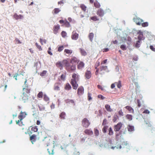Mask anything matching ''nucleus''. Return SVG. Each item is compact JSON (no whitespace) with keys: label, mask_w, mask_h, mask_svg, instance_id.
<instances>
[{"label":"nucleus","mask_w":155,"mask_h":155,"mask_svg":"<svg viewBox=\"0 0 155 155\" xmlns=\"http://www.w3.org/2000/svg\"><path fill=\"white\" fill-rule=\"evenodd\" d=\"M56 64V66L61 70L62 69L63 67H64L66 70L69 73L74 72L76 70V65L71 64L67 59H64L62 61H58Z\"/></svg>","instance_id":"f257e3e1"},{"label":"nucleus","mask_w":155,"mask_h":155,"mask_svg":"<svg viewBox=\"0 0 155 155\" xmlns=\"http://www.w3.org/2000/svg\"><path fill=\"white\" fill-rule=\"evenodd\" d=\"M26 115L27 114L25 112H22L21 111L18 116V118L19 120L17 121H16V124H17L19 125L20 126H21V125L19 124V123L21 122L22 120L25 117Z\"/></svg>","instance_id":"f03ea898"},{"label":"nucleus","mask_w":155,"mask_h":155,"mask_svg":"<svg viewBox=\"0 0 155 155\" xmlns=\"http://www.w3.org/2000/svg\"><path fill=\"white\" fill-rule=\"evenodd\" d=\"M90 124L89 120L86 118H84L82 120V125L84 127H87Z\"/></svg>","instance_id":"7ed1b4c3"},{"label":"nucleus","mask_w":155,"mask_h":155,"mask_svg":"<svg viewBox=\"0 0 155 155\" xmlns=\"http://www.w3.org/2000/svg\"><path fill=\"white\" fill-rule=\"evenodd\" d=\"M30 89L28 85H25V87L23 89V94L30 95Z\"/></svg>","instance_id":"20e7f679"},{"label":"nucleus","mask_w":155,"mask_h":155,"mask_svg":"<svg viewBox=\"0 0 155 155\" xmlns=\"http://www.w3.org/2000/svg\"><path fill=\"white\" fill-rule=\"evenodd\" d=\"M79 61V59L77 57L74 56L72 57L70 59V63L73 64H74L78 63Z\"/></svg>","instance_id":"39448f33"},{"label":"nucleus","mask_w":155,"mask_h":155,"mask_svg":"<svg viewBox=\"0 0 155 155\" xmlns=\"http://www.w3.org/2000/svg\"><path fill=\"white\" fill-rule=\"evenodd\" d=\"M59 22L61 24H63L62 25H64L65 27L69 28L70 27V24L66 20H60Z\"/></svg>","instance_id":"423d86ee"},{"label":"nucleus","mask_w":155,"mask_h":155,"mask_svg":"<svg viewBox=\"0 0 155 155\" xmlns=\"http://www.w3.org/2000/svg\"><path fill=\"white\" fill-rule=\"evenodd\" d=\"M133 20L138 25H141L142 23L143 22V21L142 19L139 18H134Z\"/></svg>","instance_id":"0eeeda50"},{"label":"nucleus","mask_w":155,"mask_h":155,"mask_svg":"<svg viewBox=\"0 0 155 155\" xmlns=\"http://www.w3.org/2000/svg\"><path fill=\"white\" fill-rule=\"evenodd\" d=\"M79 37V35L76 31H73L72 32L71 38L73 40H76L78 39Z\"/></svg>","instance_id":"6e6552de"},{"label":"nucleus","mask_w":155,"mask_h":155,"mask_svg":"<svg viewBox=\"0 0 155 155\" xmlns=\"http://www.w3.org/2000/svg\"><path fill=\"white\" fill-rule=\"evenodd\" d=\"M77 81H75L73 80H71L70 83L71 84L73 89L76 90L78 87V84L77 83Z\"/></svg>","instance_id":"1a4fd4ad"},{"label":"nucleus","mask_w":155,"mask_h":155,"mask_svg":"<svg viewBox=\"0 0 155 155\" xmlns=\"http://www.w3.org/2000/svg\"><path fill=\"white\" fill-rule=\"evenodd\" d=\"M84 89L82 86L80 87L78 89L77 94L79 95H82L84 93Z\"/></svg>","instance_id":"9d476101"},{"label":"nucleus","mask_w":155,"mask_h":155,"mask_svg":"<svg viewBox=\"0 0 155 155\" xmlns=\"http://www.w3.org/2000/svg\"><path fill=\"white\" fill-rule=\"evenodd\" d=\"M97 15L99 17H103L104 14V10L101 8H99L97 12Z\"/></svg>","instance_id":"9b49d317"},{"label":"nucleus","mask_w":155,"mask_h":155,"mask_svg":"<svg viewBox=\"0 0 155 155\" xmlns=\"http://www.w3.org/2000/svg\"><path fill=\"white\" fill-rule=\"evenodd\" d=\"M60 28L59 25H57L54 26L53 28V31L54 33L56 34L58 33V30Z\"/></svg>","instance_id":"f8f14e48"},{"label":"nucleus","mask_w":155,"mask_h":155,"mask_svg":"<svg viewBox=\"0 0 155 155\" xmlns=\"http://www.w3.org/2000/svg\"><path fill=\"white\" fill-rule=\"evenodd\" d=\"M77 68L78 70H81L84 66V63L82 61H80L77 63Z\"/></svg>","instance_id":"ddd939ff"},{"label":"nucleus","mask_w":155,"mask_h":155,"mask_svg":"<svg viewBox=\"0 0 155 155\" xmlns=\"http://www.w3.org/2000/svg\"><path fill=\"white\" fill-rule=\"evenodd\" d=\"M72 78L71 80H73L75 81H78L79 80V75L75 73H73L72 76Z\"/></svg>","instance_id":"4468645a"},{"label":"nucleus","mask_w":155,"mask_h":155,"mask_svg":"<svg viewBox=\"0 0 155 155\" xmlns=\"http://www.w3.org/2000/svg\"><path fill=\"white\" fill-rule=\"evenodd\" d=\"M122 124L121 123H118L114 126V130L115 131H119L122 126Z\"/></svg>","instance_id":"2eb2a0df"},{"label":"nucleus","mask_w":155,"mask_h":155,"mask_svg":"<svg viewBox=\"0 0 155 155\" xmlns=\"http://www.w3.org/2000/svg\"><path fill=\"white\" fill-rule=\"evenodd\" d=\"M84 76L87 79H89L91 77V73L90 71L87 70L85 72Z\"/></svg>","instance_id":"dca6fc26"},{"label":"nucleus","mask_w":155,"mask_h":155,"mask_svg":"<svg viewBox=\"0 0 155 155\" xmlns=\"http://www.w3.org/2000/svg\"><path fill=\"white\" fill-rule=\"evenodd\" d=\"M107 69V67L106 66H101L100 68V72L99 74H102L104 73V71L106 70Z\"/></svg>","instance_id":"f3484780"},{"label":"nucleus","mask_w":155,"mask_h":155,"mask_svg":"<svg viewBox=\"0 0 155 155\" xmlns=\"http://www.w3.org/2000/svg\"><path fill=\"white\" fill-rule=\"evenodd\" d=\"M13 17L16 20H18L19 19H22L23 18V16L21 15H18L16 13H15Z\"/></svg>","instance_id":"a211bd4d"},{"label":"nucleus","mask_w":155,"mask_h":155,"mask_svg":"<svg viewBox=\"0 0 155 155\" xmlns=\"http://www.w3.org/2000/svg\"><path fill=\"white\" fill-rule=\"evenodd\" d=\"M60 84L58 83H55L54 86V89L56 91H58L60 90Z\"/></svg>","instance_id":"6ab92c4d"},{"label":"nucleus","mask_w":155,"mask_h":155,"mask_svg":"<svg viewBox=\"0 0 155 155\" xmlns=\"http://www.w3.org/2000/svg\"><path fill=\"white\" fill-rule=\"evenodd\" d=\"M29 96L30 95H28V94H23L22 100L23 101H24V102H26V101L28 100Z\"/></svg>","instance_id":"aec40b11"},{"label":"nucleus","mask_w":155,"mask_h":155,"mask_svg":"<svg viewBox=\"0 0 155 155\" xmlns=\"http://www.w3.org/2000/svg\"><path fill=\"white\" fill-rule=\"evenodd\" d=\"M85 134L87 135H92L93 134V132L92 130L90 129H86L84 131Z\"/></svg>","instance_id":"412c9836"},{"label":"nucleus","mask_w":155,"mask_h":155,"mask_svg":"<svg viewBox=\"0 0 155 155\" xmlns=\"http://www.w3.org/2000/svg\"><path fill=\"white\" fill-rule=\"evenodd\" d=\"M65 102L68 104H73V105H75L74 102L73 100H70L69 99H67L65 100Z\"/></svg>","instance_id":"4be33fe9"},{"label":"nucleus","mask_w":155,"mask_h":155,"mask_svg":"<svg viewBox=\"0 0 155 155\" xmlns=\"http://www.w3.org/2000/svg\"><path fill=\"white\" fill-rule=\"evenodd\" d=\"M61 10L58 8H55L52 11V13L53 14H57L60 12Z\"/></svg>","instance_id":"5701e85b"},{"label":"nucleus","mask_w":155,"mask_h":155,"mask_svg":"<svg viewBox=\"0 0 155 155\" xmlns=\"http://www.w3.org/2000/svg\"><path fill=\"white\" fill-rule=\"evenodd\" d=\"M36 136L35 134H33L32 135L30 138V140L31 141L32 143L33 144V142H35L36 141Z\"/></svg>","instance_id":"b1692460"},{"label":"nucleus","mask_w":155,"mask_h":155,"mask_svg":"<svg viewBox=\"0 0 155 155\" xmlns=\"http://www.w3.org/2000/svg\"><path fill=\"white\" fill-rule=\"evenodd\" d=\"M125 108L127 110L130 112L134 113V109L130 106H126L125 107Z\"/></svg>","instance_id":"393cba45"},{"label":"nucleus","mask_w":155,"mask_h":155,"mask_svg":"<svg viewBox=\"0 0 155 155\" xmlns=\"http://www.w3.org/2000/svg\"><path fill=\"white\" fill-rule=\"evenodd\" d=\"M79 49L80 53L82 55L85 56L87 55V53L84 50L81 48H79Z\"/></svg>","instance_id":"a878e982"},{"label":"nucleus","mask_w":155,"mask_h":155,"mask_svg":"<svg viewBox=\"0 0 155 155\" xmlns=\"http://www.w3.org/2000/svg\"><path fill=\"white\" fill-rule=\"evenodd\" d=\"M79 7L81 10L84 12H85L87 9V7L84 4H80Z\"/></svg>","instance_id":"bb28decb"},{"label":"nucleus","mask_w":155,"mask_h":155,"mask_svg":"<svg viewBox=\"0 0 155 155\" xmlns=\"http://www.w3.org/2000/svg\"><path fill=\"white\" fill-rule=\"evenodd\" d=\"M47 150L49 154H53L54 153L53 147H51L48 149Z\"/></svg>","instance_id":"cd10ccee"},{"label":"nucleus","mask_w":155,"mask_h":155,"mask_svg":"<svg viewBox=\"0 0 155 155\" xmlns=\"http://www.w3.org/2000/svg\"><path fill=\"white\" fill-rule=\"evenodd\" d=\"M105 108L107 110L110 112L112 111V109L111 108L110 106L108 104H106L105 105Z\"/></svg>","instance_id":"c85d7f7f"},{"label":"nucleus","mask_w":155,"mask_h":155,"mask_svg":"<svg viewBox=\"0 0 155 155\" xmlns=\"http://www.w3.org/2000/svg\"><path fill=\"white\" fill-rule=\"evenodd\" d=\"M71 89V87L68 83L66 84L65 87L64 89L66 90H69Z\"/></svg>","instance_id":"c756f323"},{"label":"nucleus","mask_w":155,"mask_h":155,"mask_svg":"<svg viewBox=\"0 0 155 155\" xmlns=\"http://www.w3.org/2000/svg\"><path fill=\"white\" fill-rule=\"evenodd\" d=\"M127 129L128 131H129L131 132L134 130V127L133 126H131L130 125H128Z\"/></svg>","instance_id":"7c9ffc66"},{"label":"nucleus","mask_w":155,"mask_h":155,"mask_svg":"<svg viewBox=\"0 0 155 155\" xmlns=\"http://www.w3.org/2000/svg\"><path fill=\"white\" fill-rule=\"evenodd\" d=\"M94 37V34L93 33H89L88 35V37L90 41L91 42L92 41Z\"/></svg>","instance_id":"2f4dec72"},{"label":"nucleus","mask_w":155,"mask_h":155,"mask_svg":"<svg viewBox=\"0 0 155 155\" xmlns=\"http://www.w3.org/2000/svg\"><path fill=\"white\" fill-rule=\"evenodd\" d=\"M72 52L73 51L71 50L65 49L64 50V52L68 54H71L72 53Z\"/></svg>","instance_id":"473e14b6"},{"label":"nucleus","mask_w":155,"mask_h":155,"mask_svg":"<svg viewBox=\"0 0 155 155\" xmlns=\"http://www.w3.org/2000/svg\"><path fill=\"white\" fill-rule=\"evenodd\" d=\"M115 84L117 86V87L119 88H120L122 87L121 81H119L118 82H115Z\"/></svg>","instance_id":"72a5a7b5"},{"label":"nucleus","mask_w":155,"mask_h":155,"mask_svg":"<svg viewBox=\"0 0 155 155\" xmlns=\"http://www.w3.org/2000/svg\"><path fill=\"white\" fill-rule=\"evenodd\" d=\"M143 38V34L142 32H141L140 33L138 37V38L139 39V40L140 41L142 40Z\"/></svg>","instance_id":"f704fd0d"},{"label":"nucleus","mask_w":155,"mask_h":155,"mask_svg":"<svg viewBox=\"0 0 155 155\" xmlns=\"http://www.w3.org/2000/svg\"><path fill=\"white\" fill-rule=\"evenodd\" d=\"M126 117L129 121H130L132 119V116L130 114H127L126 116Z\"/></svg>","instance_id":"c9c22d12"},{"label":"nucleus","mask_w":155,"mask_h":155,"mask_svg":"<svg viewBox=\"0 0 155 155\" xmlns=\"http://www.w3.org/2000/svg\"><path fill=\"white\" fill-rule=\"evenodd\" d=\"M90 19L94 21H96L99 20V19L96 16L91 17L90 18Z\"/></svg>","instance_id":"e433bc0d"},{"label":"nucleus","mask_w":155,"mask_h":155,"mask_svg":"<svg viewBox=\"0 0 155 155\" xmlns=\"http://www.w3.org/2000/svg\"><path fill=\"white\" fill-rule=\"evenodd\" d=\"M64 48V46L63 45L59 46L58 47V51L59 52L61 51Z\"/></svg>","instance_id":"4c0bfd02"},{"label":"nucleus","mask_w":155,"mask_h":155,"mask_svg":"<svg viewBox=\"0 0 155 155\" xmlns=\"http://www.w3.org/2000/svg\"><path fill=\"white\" fill-rule=\"evenodd\" d=\"M94 6L97 8H99L101 6L100 3L97 2H95L94 3Z\"/></svg>","instance_id":"58836bf2"},{"label":"nucleus","mask_w":155,"mask_h":155,"mask_svg":"<svg viewBox=\"0 0 155 155\" xmlns=\"http://www.w3.org/2000/svg\"><path fill=\"white\" fill-rule=\"evenodd\" d=\"M65 113L64 112H62L60 115V117L61 119H64L65 117Z\"/></svg>","instance_id":"ea45409f"},{"label":"nucleus","mask_w":155,"mask_h":155,"mask_svg":"<svg viewBox=\"0 0 155 155\" xmlns=\"http://www.w3.org/2000/svg\"><path fill=\"white\" fill-rule=\"evenodd\" d=\"M38 129L37 127L36 126L32 127L31 128V130L34 132H37L38 130Z\"/></svg>","instance_id":"a19ab883"},{"label":"nucleus","mask_w":155,"mask_h":155,"mask_svg":"<svg viewBox=\"0 0 155 155\" xmlns=\"http://www.w3.org/2000/svg\"><path fill=\"white\" fill-rule=\"evenodd\" d=\"M35 45L39 51H41L42 50L41 46L39 45L37 43H35Z\"/></svg>","instance_id":"79ce46f5"},{"label":"nucleus","mask_w":155,"mask_h":155,"mask_svg":"<svg viewBox=\"0 0 155 155\" xmlns=\"http://www.w3.org/2000/svg\"><path fill=\"white\" fill-rule=\"evenodd\" d=\"M141 25L143 27H145L148 26L149 24L148 22H146L143 23L142 22Z\"/></svg>","instance_id":"37998d69"},{"label":"nucleus","mask_w":155,"mask_h":155,"mask_svg":"<svg viewBox=\"0 0 155 155\" xmlns=\"http://www.w3.org/2000/svg\"><path fill=\"white\" fill-rule=\"evenodd\" d=\"M94 134L95 136H97L99 134V132L97 128L94 129Z\"/></svg>","instance_id":"c03bdc74"},{"label":"nucleus","mask_w":155,"mask_h":155,"mask_svg":"<svg viewBox=\"0 0 155 155\" xmlns=\"http://www.w3.org/2000/svg\"><path fill=\"white\" fill-rule=\"evenodd\" d=\"M44 100L46 101H49V98L46 94H44Z\"/></svg>","instance_id":"a18cd8bd"},{"label":"nucleus","mask_w":155,"mask_h":155,"mask_svg":"<svg viewBox=\"0 0 155 155\" xmlns=\"http://www.w3.org/2000/svg\"><path fill=\"white\" fill-rule=\"evenodd\" d=\"M91 94L89 92H88L87 93V98L89 101H91L92 99L91 97Z\"/></svg>","instance_id":"49530a36"},{"label":"nucleus","mask_w":155,"mask_h":155,"mask_svg":"<svg viewBox=\"0 0 155 155\" xmlns=\"http://www.w3.org/2000/svg\"><path fill=\"white\" fill-rule=\"evenodd\" d=\"M108 127V126L105 125L104 126V127L102 129V131L103 133H105L106 132L107 130V129Z\"/></svg>","instance_id":"de8ad7c7"},{"label":"nucleus","mask_w":155,"mask_h":155,"mask_svg":"<svg viewBox=\"0 0 155 155\" xmlns=\"http://www.w3.org/2000/svg\"><path fill=\"white\" fill-rule=\"evenodd\" d=\"M47 72L46 71H43L42 72L40 73V75L41 76H44L45 75Z\"/></svg>","instance_id":"09e8293b"},{"label":"nucleus","mask_w":155,"mask_h":155,"mask_svg":"<svg viewBox=\"0 0 155 155\" xmlns=\"http://www.w3.org/2000/svg\"><path fill=\"white\" fill-rule=\"evenodd\" d=\"M39 110L40 111H43L45 110V108L42 105H40L38 106Z\"/></svg>","instance_id":"8fccbe9b"},{"label":"nucleus","mask_w":155,"mask_h":155,"mask_svg":"<svg viewBox=\"0 0 155 155\" xmlns=\"http://www.w3.org/2000/svg\"><path fill=\"white\" fill-rule=\"evenodd\" d=\"M40 42L42 45H43V43L45 44L46 43V40L45 39H43L41 38H40Z\"/></svg>","instance_id":"3c124183"},{"label":"nucleus","mask_w":155,"mask_h":155,"mask_svg":"<svg viewBox=\"0 0 155 155\" xmlns=\"http://www.w3.org/2000/svg\"><path fill=\"white\" fill-rule=\"evenodd\" d=\"M43 93L42 91L40 92L38 94V97L39 98H42L43 97Z\"/></svg>","instance_id":"603ef678"},{"label":"nucleus","mask_w":155,"mask_h":155,"mask_svg":"<svg viewBox=\"0 0 155 155\" xmlns=\"http://www.w3.org/2000/svg\"><path fill=\"white\" fill-rule=\"evenodd\" d=\"M61 35L63 38H65L66 36L67 33L65 31H63L61 33Z\"/></svg>","instance_id":"864d4df0"},{"label":"nucleus","mask_w":155,"mask_h":155,"mask_svg":"<svg viewBox=\"0 0 155 155\" xmlns=\"http://www.w3.org/2000/svg\"><path fill=\"white\" fill-rule=\"evenodd\" d=\"M113 134V132L112 130V129L111 127H110L109 129V135H112Z\"/></svg>","instance_id":"5fc2aeb1"},{"label":"nucleus","mask_w":155,"mask_h":155,"mask_svg":"<svg viewBox=\"0 0 155 155\" xmlns=\"http://www.w3.org/2000/svg\"><path fill=\"white\" fill-rule=\"evenodd\" d=\"M51 47H50L48 48V54H50L51 55H53L52 53L51 52Z\"/></svg>","instance_id":"6e6d98bb"},{"label":"nucleus","mask_w":155,"mask_h":155,"mask_svg":"<svg viewBox=\"0 0 155 155\" xmlns=\"http://www.w3.org/2000/svg\"><path fill=\"white\" fill-rule=\"evenodd\" d=\"M120 48L123 50H125L127 49L126 46L124 45H121L120 46Z\"/></svg>","instance_id":"4d7b16f0"},{"label":"nucleus","mask_w":155,"mask_h":155,"mask_svg":"<svg viewBox=\"0 0 155 155\" xmlns=\"http://www.w3.org/2000/svg\"><path fill=\"white\" fill-rule=\"evenodd\" d=\"M140 41L139 40L138 41L135 45L136 47L137 48H138L140 46Z\"/></svg>","instance_id":"13d9d810"},{"label":"nucleus","mask_w":155,"mask_h":155,"mask_svg":"<svg viewBox=\"0 0 155 155\" xmlns=\"http://www.w3.org/2000/svg\"><path fill=\"white\" fill-rule=\"evenodd\" d=\"M64 0H62L60 2H58V5H63L64 4Z\"/></svg>","instance_id":"bf43d9fd"},{"label":"nucleus","mask_w":155,"mask_h":155,"mask_svg":"<svg viewBox=\"0 0 155 155\" xmlns=\"http://www.w3.org/2000/svg\"><path fill=\"white\" fill-rule=\"evenodd\" d=\"M118 118V117L117 115H114V117L113 119V121L114 122H115Z\"/></svg>","instance_id":"052dcab7"},{"label":"nucleus","mask_w":155,"mask_h":155,"mask_svg":"<svg viewBox=\"0 0 155 155\" xmlns=\"http://www.w3.org/2000/svg\"><path fill=\"white\" fill-rule=\"evenodd\" d=\"M150 48L151 50L155 52V46H153V45H150Z\"/></svg>","instance_id":"680f3d73"},{"label":"nucleus","mask_w":155,"mask_h":155,"mask_svg":"<svg viewBox=\"0 0 155 155\" xmlns=\"http://www.w3.org/2000/svg\"><path fill=\"white\" fill-rule=\"evenodd\" d=\"M118 114L120 116H123L124 115L123 112L122 110H120L118 111Z\"/></svg>","instance_id":"e2e57ef3"},{"label":"nucleus","mask_w":155,"mask_h":155,"mask_svg":"<svg viewBox=\"0 0 155 155\" xmlns=\"http://www.w3.org/2000/svg\"><path fill=\"white\" fill-rule=\"evenodd\" d=\"M98 97L99 98H101L102 100H103L105 98V97L101 94H99L98 96Z\"/></svg>","instance_id":"0e129e2a"},{"label":"nucleus","mask_w":155,"mask_h":155,"mask_svg":"<svg viewBox=\"0 0 155 155\" xmlns=\"http://www.w3.org/2000/svg\"><path fill=\"white\" fill-rule=\"evenodd\" d=\"M65 75L63 74H62L61 75V80H64L65 79Z\"/></svg>","instance_id":"69168bd1"},{"label":"nucleus","mask_w":155,"mask_h":155,"mask_svg":"<svg viewBox=\"0 0 155 155\" xmlns=\"http://www.w3.org/2000/svg\"><path fill=\"white\" fill-rule=\"evenodd\" d=\"M100 65V62L99 61H97L95 64V69H97V67L99 65Z\"/></svg>","instance_id":"338daca9"},{"label":"nucleus","mask_w":155,"mask_h":155,"mask_svg":"<svg viewBox=\"0 0 155 155\" xmlns=\"http://www.w3.org/2000/svg\"><path fill=\"white\" fill-rule=\"evenodd\" d=\"M97 87L98 89H100L101 90H104V88L103 87L101 86L100 85H97Z\"/></svg>","instance_id":"774afa93"}]
</instances>
